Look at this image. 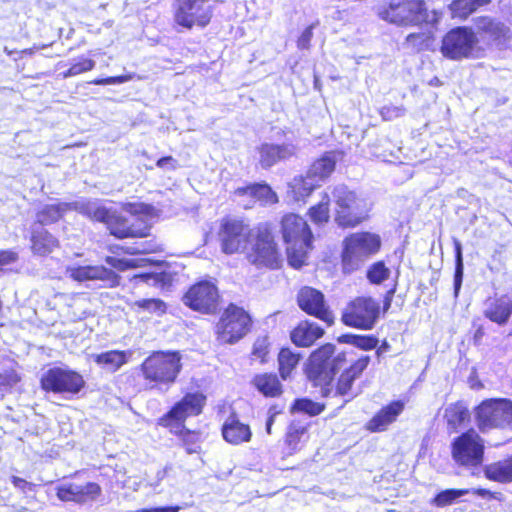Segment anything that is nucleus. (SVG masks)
Listing matches in <instances>:
<instances>
[{
  "label": "nucleus",
  "mask_w": 512,
  "mask_h": 512,
  "mask_svg": "<svg viewBox=\"0 0 512 512\" xmlns=\"http://www.w3.org/2000/svg\"><path fill=\"white\" fill-rule=\"evenodd\" d=\"M336 347L327 343L311 353L306 365V375L314 386L321 387L323 396H329L330 385L336 373L346 364V355L336 353Z\"/></svg>",
  "instance_id": "1"
},
{
  "label": "nucleus",
  "mask_w": 512,
  "mask_h": 512,
  "mask_svg": "<svg viewBox=\"0 0 512 512\" xmlns=\"http://www.w3.org/2000/svg\"><path fill=\"white\" fill-rule=\"evenodd\" d=\"M181 369V355L177 351L153 352L141 364L142 375L149 387L163 391L175 383Z\"/></svg>",
  "instance_id": "2"
},
{
  "label": "nucleus",
  "mask_w": 512,
  "mask_h": 512,
  "mask_svg": "<svg viewBox=\"0 0 512 512\" xmlns=\"http://www.w3.org/2000/svg\"><path fill=\"white\" fill-rule=\"evenodd\" d=\"M475 419L482 433L500 429L505 432L506 441L512 440V400L507 398L483 400L475 410Z\"/></svg>",
  "instance_id": "3"
},
{
  "label": "nucleus",
  "mask_w": 512,
  "mask_h": 512,
  "mask_svg": "<svg viewBox=\"0 0 512 512\" xmlns=\"http://www.w3.org/2000/svg\"><path fill=\"white\" fill-rule=\"evenodd\" d=\"M381 246L378 235L370 232L353 233L343 240L341 254L342 271L351 274L357 271L363 263L374 255Z\"/></svg>",
  "instance_id": "4"
},
{
  "label": "nucleus",
  "mask_w": 512,
  "mask_h": 512,
  "mask_svg": "<svg viewBox=\"0 0 512 512\" xmlns=\"http://www.w3.org/2000/svg\"><path fill=\"white\" fill-rule=\"evenodd\" d=\"M380 16L398 26L435 24L439 20V14L436 11L429 12L424 0H392L389 6L380 12Z\"/></svg>",
  "instance_id": "5"
},
{
  "label": "nucleus",
  "mask_w": 512,
  "mask_h": 512,
  "mask_svg": "<svg viewBox=\"0 0 512 512\" xmlns=\"http://www.w3.org/2000/svg\"><path fill=\"white\" fill-rule=\"evenodd\" d=\"M479 38L472 28L459 26L449 30L443 37L440 51L450 60L477 58Z\"/></svg>",
  "instance_id": "6"
},
{
  "label": "nucleus",
  "mask_w": 512,
  "mask_h": 512,
  "mask_svg": "<svg viewBox=\"0 0 512 512\" xmlns=\"http://www.w3.org/2000/svg\"><path fill=\"white\" fill-rule=\"evenodd\" d=\"M247 250L248 261L257 267L275 269L280 264V254L274 242L271 230L266 223L255 227Z\"/></svg>",
  "instance_id": "7"
},
{
  "label": "nucleus",
  "mask_w": 512,
  "mask_h": 512,
  "mask_svg": "<svg viewBox=\"0 0 512 512\" xmlns=\"http://www.w3.org/2000/svg\"><path fill=\"white\" fill-rule=\"evenodd\" d=\"M332 196L336 204L335 222L338 226L355 227L365 218L364 204L355 192L345 185H337L333 188Z\"/></svg>",
  "instance_id": "8"
},
{
  "label": "nucleus",
  "mask_w": 512,
  "mask_h": 512,
  "mask_svg": "<svg viewBox=\"0 0 512 512\" xmlns=\"http://www.w3.org/2000/svg\"><path fill=\"white\" fill-rule=\"evenodd\" d=\"M250 325L249 314L243 308L230 304L217 323V338L222 343H236L246 335Z\"/></svg>",
  "instance_id": "9"
},
{
  "label": "nucleus",
  "mask_w": 512,
  "mask_h": 512,
  "mask_svg": "<svg viewBox=\"0 0 512 512\" xmlns=\"http://www.w3.org/2000/svg\"><path fill=\"white\" fill-rule=\"evenodd\" d=\"M254 231L255 228L251 229L250 225L240 218L222 219L219 230L222 251L233 254L246 250Z\"/></svg>",
  "instance_id": "10"
},
{
  "label": "nucleus",
  "mask_w": 512,
  "mask_h": 512,
  "mask_svg": "<svg viewBox=\"0 0 512 512\" xmlns=\"http://www.w3.org/2000/svg\"><path fill=\"white\" fill-rule=\"evenodd\" d=\"M380 315L379 303L371 297H357L352 300L342 313V321L345 325L371 330Z\"/></svg>",
  "instance_id": "11"
},
{
  "label": "nucleus",
  "mask_w": 512,
  "mask_h": 512,
  "mask_svg": "<svg viewBox=\"0 0 512 512\" xmlns=\"http://www.w3.org/2000/svg\"><path fill=\"white\" fill-rule=\"evenodd\" d=\"M210 0H175L174 20L187 29L193 26L206 27L212 18L213 8Z\"/></svg>",
  "instance_id": "12"
},
{
  "label": "nucleus",
  "mask_w": 512,
  "mask_h": 512,
  "mask_svg": "<svg viewBox=\"0 0 512 512\" xmlns=\"http://www.w3.org/2000/svg\"><path fill=\"white\" fill-rule=\"evenodd\" d=\"M454 461L467 467H476L483 462L484 441L475 430H468L452 442Z\"/></svg>",
  "instance_id": "13"
},
{
  "label": "nucleus",
  "mask_w": 512,
  "mask_h": 512,
  "mask_svg": "<svg viewBox=\"0 0 512 512\" xmlns=\"http://www.w3.org/2000/svg\"><path fill=\"white\" fill-rule=\"evenodd\" d=\"M84 384L85 381L79 373L60 367L48 369L41 377L43 390L54 393L77 394Z\"/></svg>",
  "instance_id": "14"
},
{
  "label": "nucleus",
  "mask_w": 512,
  "mask_h": 512,
  "mask_svg": "<svg viewBox=\"0 0 512 512\" xmlns=\"http://www.w3.org/2000/svg\"><path fill=\"white\" fill-rule=\"evenodd\" d=\"M183 302L189 308L200 313H215L219 305L218 289L209 281L198 282L184 294Z\"/></svg>",
  "instance_id": "15"
},
{
  "label": "nucleus",
  "mask_w": 512,
  "mask_h": 512,
  "mask_svg": "<svg viewBox=\"0 0 512 512\" xmlns=\"http://www.w3.org/2000/svg\"><path fill=\"white\" fill-rule=\"evenodd\" d=\"M206 402L201 392L187 393L180 401L159 419V424L169 426L172 421L183 422L187 417L199 415Z\"/></svg>",
  "instance_id": "16"
},
{
  "label": "nucleus",
  "mask_w": 512,
  "mask_h": 512,
  "mask_svg": "<svg viewBox=\"0 0 512 512\" xmlns=\"http://www.w3.org/2000/svg\"><path fill=\"white\" fill-rule=\"evenodd\" d=\"M66 273L77 282L100 280L109 287H116L120 283L118 274L101 265L69 266Z\"/></svg>",
  "instance_id": "17"
},
{
  "label": "nucleus",
  "mask_w": 512,
  "mask_h": 512,
  "mask_svg": "<svg viewBox=\"0 0 512 512\" xmlns=\"http://www.w3.org/2000/svg\"><path fill=\"white\" fill-rule=\"evenodd\" d=\"M299 307L310 315L331 324L333 318L331 313L327 310L324 302L323 294L311 287H303L297 296Z\"/></svg>",
  "instance_id": "18"
},
{
  "label": "nucleus",
  "mask_w": 512,
  "mask_h": 512,
  "mask_svg": "<svg viewBox=\"0 0 512 512\" xmlns=\"http://www.w3.org/2000/svg\"><path fill=\"white\" fill-rule=\"evenodd\" d=\"M297 150V145L289 139L282 144L263 143L258 148L259 163L264 169L271 168L279 161H284L295 156Z\"/></svg>",
  "instance_id": "19"
},
{
  "label": "nucleus",
  "mask_w": 512,
  "mask_h": 512,
  "mask_svg": "<svg viewBox=\"0 0 512 512\" xmlns=\"http://www.w3.org/2000/svg\"><path fill=\"white\" fill-rule=\"evenodd\" d=\"M281 231L287 245L305 241H313V234L307 222L296 214H287L282 218Z\"/></svg>",
  "instance_id": "20"
},
{
  "label": "nucleus",
  "mask_w": 512,
  "mask_h": 512,
  "mask_svg": "<svg viewBox=\"0 0 512 512\" xmlns=\"http://www.w3.org/2000/svg\"><path fill=\"white\" fill-rule=\"evenodd\" d=\"M484 316L490 321L503 326L512 315V294L488 298L484 304Z\"/></svg>",
  "instance_id": "21"
},
{
  "label": "nucleus",
  "mask_w": 512,
  "mask_h": 512,
  "mask_svg": "<svg viewBox=\"0 0 512 512\" xmlns=\"http://www.w3.org/2000/svg\"><path fill=\"white\" fill-rule=\"evenodd\" d=\"M369 362L370 357L365 355L360 357L348 369H346L338 380L335 395L348 397L346 402L354 398L357 393L352 390V384L354 380L367 368Z\"/></svg>",
  "instance_id": "22"
},
{
  "label": "nucleus",
  "mask_w": 512,
  "mask_h": 512,
  "mask_svg": "<svg viewBox=\"0 0 512 512\" xmlns=\"http://www.w3.org/2000/svg\"><path fill=\"white\" fill-rule=\"evenodd\" d=\"M244 193L252 194V200L241 201V206L244 209H249L259 202L262 206L273 205L278 202L277 194L266 183H254L235 189L236 195H243Z\"/></svg>",
  "instance_id": "23"
},
{
  "label": "nucleus",
  "mask_w": 512,
  "mask_h": 512,
  "mask_svg": "<svg viewBox=\"0 0 512 512\" xmlns=\"http://www.w3.org/2000/svg\"><path fill=\"white\" fill-rule=\"evenodd\" d=\"M476 35L484 41L502 43L508 38L509 28L503 23L488 16L475 19Z\"/></svg>",
  "instance_id": "24"
},
{
  "label": "nucleus",
  "mask_w": 512,
  "mask_h": 512,
  "mask_svg": "<svg viewBox=\"0 0 512 512\" xmlns=\"http://www.w3.org/2000/svg\"><path fill=\"white\" fill-rule=\"evenodd\" d=\"M222 435L228 443L239 445L250 441L252 432L249 425L240 422L235 416H230L223 424Z\"/></svg>",
  "instance_id": "25"
},
{
  "label": "nucleus",
  "mask_w": 512,
  "mask_h": 512,
  "mask_svg": "<svg viewBox=\"0 0 512 512\" xmlns=\"http://www.w3.org/2000/svg\"><path fill=\"white\" fill-rule=\"evenodd\" d=\"M404 409L402 401H393L383 407L367 424V428L372 432H379L394 422Z\"/></svg>",
  "instance_id": "26"
},
{
  "label": "nucleus",
  "mask_w": 512,
  "mask_h": 512,
  "mask_svg": "<svg viewBox=\"0 0 512 512\" xmlns=\"http://www.w3.org/2000/svg\"><path fill=\"white\" fill-rule=\"evenodd\" d=\"M59 246V241L42 226H33L31 248L34 254L45 256Z\"/></svg>",
  "instance_id": "27"
},
{
  "label": "nucleus",
  "mask_w": 512,
  "mask_h": 512,
  "mask_svg": "<svg viewBox=\"0 0 512 512\" xmlns=\"http://www.w3.org/2000/svg\"><path fill=\"white\" fill-rule=\"evenodd\" d=\"M324 334L323 328L314 322H301L291 332L292 342L299 347L311 346L317 339Z\"/></svg>",
  "instance_id": "28"
},
{
  "label": "nucleus",
  "mask_w": 512,
  "mask_h": 512,
  "mask_svg": "<svg viewBox=\"0 0 512 512\" xmlns=\"http://www.w3.org/2000/svg\"><path fill=\"white\" fill-rule=\"evenodd\" d=\"M73 208L92 220L104 223L106 226L116 212V210L107 208L97 201L74 202Z\"/></svg>",
  "instance_id": "29"
},
{
  "label": "nucleus",
  "mask_w": 512,
  "mask_h": 512,
  "mask_svg": "<svg viewBox=\"0 0 512 512\" xmlns=\"http://www.w3.org/2000/svg\"><path fill=\"white\" fill-rule=\"evenodd\" d=\"M130 353L120 350H110L99 354H92L93 361L108 372H116L128 362Z\"/></svg>",
  "instance_id": "30"
},
{
  "label": "nucleus",
  "mask_w": 512,
  "mask_h": 512,
  "mask_svg": "<svg viewBox=\"0 0 512 512\" xmlns=\"http://www.w3.org/2000/svg\"><path fill=\"white\" fill-rule=\"evenodd\" d=\"M73 205L74 203L57 202L42 206L36 213L35 226L43 227L57 222L67 211L74 210Z\"/></svg>",
  "instance_id": "31"
},
{
  "label": "nucleus",
  "mask_w": 512,
  "mask_h": 512,
  "mask_svg": "<svg viewBox=\"0 0 512 512\" xmlns=\"http://www.w3.org/2000/svg\"><path fill=\"white\" fill-rule=\"evenodd\" d=\"M484 475L487 479L498 483L512 482V456L488 464L484 467Z\"/></svg>",
  "instance_id": "32"
},
{
  "label": "nucleus",
  "mask_w": 512,
  "mask_h": 512,
  "mask_svg": "<svg viewBox=\"0 0 512 512\" xmlns=\"http://www.w3.org/2000/svg\"><path fill=\"white\" fill-rule=\"evenodd\" d=\"M110 233L117 238L127 237H145L147 235V228L143 230H135L129 223L128 220L119 215L117 212L114 213L109 224L107 225Z\"/></svg>",
  "instance_id": "33"
},
{
  "label": "nucleus",
  "mask_w": 512,
  "mask_h": 512,
  "mask_svg": "<svg viewBox=\"0 0 512 512\" xmlns=\"http://www.w3.org/2000/svg\"><path fill=\"white\" fill-rule=\"evenodd\" d=\"M252 383L266 397H277L282 393V385L276 374H258L253 378Z\"/></svg>",
  "instance_id": "34"
},
{
  "label": "nucleus",
  "mask_w": 512,
  "mask_h": 512,
  "mask_svg": "<svg viewBox=\"0 0 512 512\" xmlns=\"http://www.w3.org/2000/svg\"><path fill=\"white\" fill-rule=\"evenodd\" d=\"M490 3V0H454L449 5L453 19L466 20L479 7Z\"/></svg>",
  "instance_id": "35"
},
{
  "label": "nucleus",
  "mask_w": 512,
  "mask_h": 512,
  "mask_svg": "<svg viewBox=\"0 0 512 512\" xmlns=\"http://www.w3.org/2000/svg\"><path fill=\"white\" fill-rule=\"evenodd\" d=\"M335 159L330 154H325L321 158L312 163L307 175L312 178L318 185L326 179L335 169Z\"/></svg>",
  "instance_id": "36"
},
{
  "label": "nucleus",
  "mask_w": 512,
  "mask_h": 512,
  "mask_svg": "<svg viewBox=\"0 0 512 512\" xmlns=\"http://www.w3.org/2000/svg\"><path fill=\"white\" fill-rule=\"evenodd\" d=\"M312 242L302 240L287 245V260L291 267L299 269L306 264L308 252L312 249Z\"/></svg>",
  "instance_id": "37"
},
{
  "label": "nucleus",
  "mask_w": 512,
  "mask_h": 512,
  "mask_svg": "<svg viewBox=\"0 0 512 512\" xmlns=\"http://www.w3.org/2000/svg\"><path fill=\"white\" fill-rule=\"evenodd\" d=\"M317 186L318 184L307 174L306 176L299 175L289 183L288 193L295 201L299 202L308 197Z\"/></svg>",
  "instance_id": "38"
},
{
  "label": "nucleus",
  "mask_w": 512,
  "mask_h": 512,
  "mask_svg": "<svg viewBox=\"0 0 512 512\" xmlns=\"http://www.w3.org/2000/svg\"><path fill=\"white\" fill-rule=\"evenodd\" d=\"M449 429L456 431L469 418L468 408L462 402L449 404L444 412Z\"/></svg>",
  "instance_id": "39"
},
{
  "label": "nucleus",
  "mask_w": 512,
  "mask_h": 512,
  "mask_svg": "<svg viewBox=\"0 0 512 512\" xmlns=\"http://www.w3.org/2000/svg\"><path fill=\"white\" fill-rule=\"evenodd\" d=\"M300 355L292 352L289 348H282L278 355V365L281 378L286 380L296 368Z\"/></svg>",
  "instance_id": "40"
},
{
  "label": "nucleus",
  "mask_w": 512,
  "mask_h": 512,
  "mask_svg": "<svg viewBox=\"0 0 512 512\" xmlns=\"http://www.w3.org/2000/svg\"><path fill=\"white\" fill-rule=\"evenodd\" d=\"M131 308L136 312H147L149 314H155L161 316L166 313V303L158 298H147L136 300L130 304Z\"/></svg>",
  "instance_id": "41"
},
{
  "label": "nucleus",
  "mask_w": 512,
  "mask_h": 512,
  "mask_svg": "<svg viewBox=\"0 0 512 512\" xmlns=\"http://www.w3.org/2000/svg\"><path fill=\"white\" fill-rule=\"evenodd\" d=\"M329 204L330 197L327 193H324L319 203L309 209V217L314 224L320 226L329 221Z\"/></svg>",
  "instance_id": "42"
},
{
  "label": "nucleus",
  "mask_w": 512,
  "mask_h": 512,
  "mask_svg": "<svg viewBox=\"0 0 512 512\" xmlns=\"http://www.w3.org/2000/svg\"><path fill=\"white\" fill-rule=\"evenodd\" d=\"M454 252H455V272H454V295L458 296L461 289L463 275H464V264L462 255V244L459 240L454 239Z\"/></svg>",
  "instance_id": "43"
},
{
  "label": "nucleus",
  "mask_w": 512,
  "mask_h": 512,
  "mask_svg": "<svg viewBox=\"0 0 512 512\" xmlns=\"http://www.w3.org/2000/svg\"><path fill=\"white\" fill-rule=\"evenodd\" d=\"M78 504L94 502L102 493V488L95 482H86L85 484H77Z\"/></svg>",
  "instance_id": "44"
},
{
  "label": "nucleus",
  "mask_w": 512,
  "mask_h": 512,
  "mask_svg": "<svg viewBox=\"0 0 512 512\" xmlns=\"http://www.w3.org/2000/svg\"><path fill=\"white\" fill-rule=\"evenodd\" d=\"M95 67V61L86 58L84 56H80L78 58H75L72 60L70 68L62 73V77L64 79L75 77L77 75H80L82 73L88 72L93 70Z\"/></svg>",
  "instance_id": "45"
},
{
  "label": "nucleus",
  "mask_w": 512,
  "mask_h": 512,
  "mask_svg": "<svg viewBox=\"0 0 512 512\" xmlns=\"http://www.w3.org/2000/svg\"><path fill=\"white\" fill-rule=\"evenodd\" d=\"M468 489H446L439 492L433 499L432 503L438 507H445L452 504L458 498L468 494Z\"/></svg>",
  "instance_id": "46"
},
{
  "label": "nucleus",
  "mask_w": 512,
  "mask_h": 512,
  "mask_svg": "<svg viewBox=\"0 0 512 512\" xmlns=\"http://www.w3.org/2000/svg\"><path fill=\"white\" fill-rule=\"evenodd\" d=\"M324 410V405L308 398L296 399L292 405L293 412L305 413L310 416L319 415Z\"/></svg>",
  "instance_id": "47"
},
{
  "label": "nucleus",
  "mask_w": 512,
  "mask_h": 512,
  "mask_svg": "<svg viewBox=\"0 0 512 512\" xmlns=\"http://www.w3.org/2000/svg\"><path fill=\"white\" fill-rule=\"evenodd\" d=\"M342 339L345 343L351 344L362 350H371L376 348L378 345V339L374 336L347 334L343 335Z\"/></svg>",
  "instance_id": "48"
},
{
  "label": "nucleus",
  "mask_w": 512,
  "mask_h": 512,
  "mask_svg": "<svg viewBox=\"0 0 512 512\" xmlns=\"http://www.w3.org/2000/svg\"><path fill=\"white\" fill-rule=\"evenodd\" d=\"M390 276V270L383 261L373 263L367 270V279L372 284H381Z\"/></svg>",
  "instance_id": "49"
},
{
  "label": "nucleus",
  "mask_w": 512,
  "mask_h": 512,
  "mask_svg": "<svg viewBox=\"0 0 512 512\" xmlns=\"http://www.w3.org/2000/svg\"><path fill=\"white\" fill-rule=\"evenodd\" d=\"M77 483L65 482L56 487V496L63 502H74L78 504Z\"/></svg>",
  "instance_id": "50"
},
{
  "label": "nucleus",
  "mask_w": 512,
  "mask_h": 512,
  "mask_svg": "<svg viewBox=\"0 0 512 512\" xmlns=\"http://www.w3.org/2000/svg\"><path fill=\"white\" fill-rule=\"evenodd\" d=\"M269 343L267 337H259L256 339L252 349V359L259 360L261 363L266 362L268 355Z\"/></svg>",
  "instance_id": "51"
},
{
  "label": "nucleus",
  "mask_w": 512,
  "mask_h": 512,
  "mask_svg": "<svg viewBox=\"0 0 512 512\" xmlns=\"http://www.w3.org/2000/svg\"><path fill=\"white\" fill-rule=\"evenodd\" d=\"M134 78L133 73L119 75V76H111L106 78H96L90 82L93 85H116L126 83L131 81Z\"/></svg>",
  "instance_id": "52"
},
{
  "label": "nucleus",
  "mask_w": 512,
  "mask_h": 512,
  "mask_svg": "<svg viewBox=\"0 0 512 512\" xmlns=\"http://www.w3.org/2000/svg\"><path fill=\"white\" fill-rule=\"evenodd\" d=\"M318 25V21L306 27L297 40V47L301 50L309 49L311 39L313 38V30Z\"/></svg>",
  "instance_id": "53"
},
{
  "label": "nucleus",
  "mask_w": 512,
  "mask_h": 512,
  "mask_svg": "<svg viewBox=\"0 0 512 512\" xmlns=\"http://www.w3.org/2000/svg\"><path fill=\"white\" fill-rule=\"evenodd\" d=\"M159 250V246L156 243L151 241H144L136 243V245L132 248L128 249V252L131 254H147V253H155Z\"/></svg>",
  "instance_id": "54"
},
{
  "label": "nucleus",
  "mask_w": 512,
  "mask_h": 512,
  "mask_svg": "<svg viewBox=\"0 0 512 512\" xmlns=\"http://www.w3.org/2000/svg\"><path fill=\"white\" fill-rule=\"evenodd\" d=\"M105 262L119 271H125L135 266L134 260L122 259L113 256H107L105 258Z\"/></svg>",
  "instance_id": "55"
},
{
  "label": "nucleus",
  "mask_w": 512,
  "mask_h": 512,
  "mask_svg": "<svg viewBox=\"0 0 512 512\" xmlns=\"http://www.w3.org/2000/svg\"><path fill=\"white\" fill-rule=\"evenodd\" d=\"M380 114L384 120L391 121L395 118L403 116L404 109L397 106H385L381 109Z\"/></svg>",
  "instance_id": "56"
},
{
  "label": "nucleus",
  "mask_w": 512,
  "mask_h": 512,
  "mask_svg": "<svg viewBox=\"0 0 512 512\" xmlns=\"http://www.w3.org/2000/svg\"><path fill=\"white\" fill-rule=\"evenodd\" d=\"M18 260V253L14 250H0V271L6 265L15 263Z\"/></svg>",
  "instance_id": "57"
},
{
  "label": "nucleus",
  "mask_w": 512,
  "mask_h": 512,
  "mask_svg": "<svg viewBox=\"0 0 512 512\" xmlns=\"http://www.w3.org/2000/svg\"><path fill=\"white\" fill-rule=\"evenodd\" d=\"M11 482L17 489L21 490L24 493L28 491H33L35 488V485L33 483H30L17 476H12Z\"/></svg>",
  "instance_id": "58"
},
{
  "label": "nucleus",
  "mask_w": 512,
  "mask_h": 512,
  "mask_svg": "<svg viewBox=\"0 0 512 512\" xmlns=\"http://www.w3.org/2000/svg\"><path fill=\"white\" fill-rule=\"evenodd\" d=\"M156 165L159 168L175 170L178 167V162L172 156H165L158 159Z\"/></svg>",
  "instance_id": "59"
},
{
  "label": "nucleus",
  "mask_w": 512,
  "mask_h": 512,
  "mask_svg": "<svg viewBox=\"0 0 512 512\" xmlns=\"http://www.w3.org/2000/svg\"><path fill=\"white\" fill-rule=\"evenodd\" d=\"M131 280L135 283H149L151 280L153 282H157L159 280V275L155 273H141L134 275Z\"/></svg>",
  "instance_id": "60"
},
{
  "label": "nucleus",
  "mask_w": 512,
  "mask_h": 512,
  "mask_svg": "<svg viewBox=\"0 0 512 512\" xmlns=\"http://www.w3.org/2000/svg\"><path fill=\"white\" fill-rule=\"evenodd\" d=\"M179 506H165V507H154L148 509H142V512H179Z\"/></svg>",
  "instance_id": "61"
},
{
  "label": "nucleus",
  "mask_w": 512,
  "mask_h": 512,
  "mask_svg": "<svg viewBox=\"0 0 512 512\" xmlns=\"http://www.w3.org/2000/svg\"><path fill=\"white\" fill-rule=\"evenodd\" d=\"M472 493L482 498H495V494L493 492L484 488L473 489Z\"/></svg>",
  "instance_id": "62"
},
{
  "label": "nucleus",
  "mask_w": 512,
  "mask_h": 512,
  "mask_svg": "<svg viewBox=\"0 0 512 512\" xmlns=\"http://www.w3.org/2000/svg\"><path fill=\"white\" fill-rule=\"evenodd\" d=\"M233 200L241 206V201L252 200V194L244 193L243 195H236L235 191L233 192Z\"/></svg>",
  "instance_id": "63"
},
{
  "label": "nucleus",
  "mask_w": 512,
  "mask_h": 512,
  "mask_svg": "<svg viewBox=\"0 0 512 512\" xmlns=\"http://www.w3.org/2000/svg\"><path fill=\"white\" fill-rule=\"evenodd\" d=\"M233 200L241 206V201L252 200V194L244 193L243 195H236L235 191L233 192Z\"/></svg>",
  "instance_id": "64"
}]
</instances>
